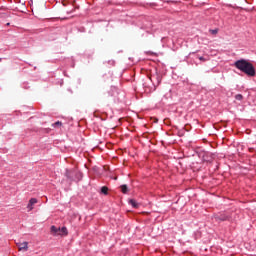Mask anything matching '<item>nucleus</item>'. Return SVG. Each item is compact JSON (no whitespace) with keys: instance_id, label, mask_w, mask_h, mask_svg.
<instances>
[{"instance_id":"obj_9","label":"nucleus","mask_w":256,"mask_h":256,"mask_svg":"<svg viewBox=\"0 0 256 256\" xmlns=\"http://www.w3.org/2000/svg\"><path fill=\"white\" fill-rule=\"evenodd\" d=\"M101 193H103V195H107L109 193V188L107 186H103L101 188Z\"/></svg>"},{"instance_id":"obj_1","label":"nucleus","mask_w":256,"mask_h":256,"mask_svg":"<svg viewBox=\"0 0 256 256\" xmlns=\"http://www.w3.org/2000/svg\"><path fill=\"white\" fill-rule=\"evenodd\" d=\"M236 69H239V71H242V73H245L248 75V77H255V67L251 62H248L247 60H238L235 62Z\"/></svg>"},{"instance_id":"obj_15","label":"nucleus","mask_w":256,"mask_h":256,"mask_svg":"<svg viewBox=\"0 0 256 256\" xmlns=\"http://www.w3.org/2000/svg\"><path fill=\"white\" fill-rule=\"evenodd\" d=\"M73 11H75V8H73L72 10H67V13H73Z\"/></svg>"},{"instance_id":"obj_16","label":"nucleus","mask_w":256,"mask_h":256,"mask_svg":"<svg viewBox=\"0 0 256 256\" xmlns=\"http://www.w3.org/2000/svg\"><path fill=\"white\" fill-rule=\"evenodd\" d=\"M157 121H159V120H158V119H155V120H154V123H157Z\"/></svg>"},{"instance_id":"obj_4","label":"nucleus","mask_w":256,"mask_h":256,"mask_svg":"<svg viewBox=\"0 0 256 256\" xmlns=\"http://www.w3.org/2000/svg\"><path fill=\"white\" fill-rule=\"evenodd\" d=\"M17 246L19 247V251H28V249H29L28 242L17 243Z\"/></svg>"},{"instance_id":"obj_7","label":"nucleus","mask_w":256,"mask_h":256,"mask_svg":"<svg viewBox=\"0 0 256 256\" xmlns=\"http://www.w3.org/2000/svg\"><path fill=\"white\" fill-rule=\"evenodd\" d=\"M129 204L132 205L134 209L139 208V203H137V201H135L134 199L129 200Z\"/></svg>"},{"instance_id":"obj_13","label":"nucleus","mask_w":256,"mask_h":256,"mask_svg":"<svg viewBox=\"0 0 256 256\" xmlns=\"http://www.w3.org/2000/svg\"><path fill=\"white\" fill-rule=\"evenodd\" d=\"M211 35H217L219 33V29L210 30Z\"/></svg>"},{"instance_id":"obj_2","label":"nucleus","mask_w":256,"mask_h":256,"mask_svg":"<svg viewBox=\"0 0 256 256\" xmlns=\"http://www.w3.org/2000/svg\"><path fill=\"white\" fill-rule=\"evenodd\" d=\"M50 233L54 237H67L69 235V231L67 230V227H56V226H51L50 227Z\"/></svg>"},{"instance_id":"obj_5","label":"nucleus","mask_w":256,"mask_h":256,"mask_svg":"<svg viewBox=\"0 0 256 256\" xmlns=\"http://www.w3.org/2000/svg\"><path fill=\"white\" fill-rule=\"evenodd\" d=\"M36 203H38L37 198H31L27 205V209H29V211H33V205H36Z\"/></svg>"},{"instance_id":"obj_6","label":"nucleus","mask_w":256,"mask_h":256,"mask_svg":"<svg viewBox=\"0 0 256 256\" xmlns=\"http://www.w3.org/2000/svg\"><path fill=\"white\" fill-rule=\"evenodd\" d=\"M215 220L216 221H229V216L225 215V214H220L215 216Z\"/></svg>"},{"instance_id":"obj_12","label":"nucleus","mask_w":256,"mask_h":256,"mask_svg":"<svg viewBox=\"0 0 256 256\" xmlns=\"http://www.w3.org/2000/svg\"><path fill=\"white\" fill-rule=\"evenodd\" d=\"M61 125H63V123H61V121H57L54 124H52V127H61Z\"/></svg>"},{"instance_id":"obj_11","label":"nucleus","mask_w":256,"mask_h":256,"mask_svg":"<svg viewBox=\"0 0 256 256\" xmlns=\"http://www.w3.org/2000/svg\"><path fill=\"white\" fill-rule=\"evenodd\" d=\"M235 99H236L237 101H243V95L237 94V95L235 96Z\"/></svg>"},{"instance_id":"obj_14","label":"nucleus","mask_w":256,"mask_h":256,"mask_svg":"<svg viewBox=\"0 0 256 256\" xmlns=\"http://www.w3.org/2000/svg\"><path fill=\"white\" fill-rule=\"evenodd\" d=\"M198 59H199V61H202L203 63H205V61L209 60V58H205L203 56L198 57Z\"/></svg>"},{"instance_id":"obj_8","label":"nucleus","mask_w":256,"mask_h":256,"mask_svg":"<svg viewBox=\"0 0 256 256\" xmlns=\"http://www.w3.org/2000/svg\"><path fill=\"white\" fill-rule=\"evenodd\" d=\"M66 177L67 179H73V171L66 170Z\"/></svg>"},{"instance_id":"obj_10","label":"nucleus","mask_w":256,"mask_h":256,"mask_svg":"<svg viewBox=\"0 0 256 256\" xmlns=\"http://www.w3.org/2000/svg\"><path fill=\"white\" fill-rule=\"evenodd\" d=\"M120 188H121L122 193H124V194L127 193V191H129V188L125 184L121 185Z\"/></svg>"},{"instance_id":"obj_3","label":"nucleus","mask_w":256,"mask_h":256,"mask_svg":"<svg viewBox=\"0 0 256 256\" xmlns=\"http://www.w3.org/2000/svg\"><path fill=\"white\" fill-rule=\"evenodd\" d=\"M150 81H153V77L154 79H156V85L154 84V87H159V85H161V76L159 75V73L155 72L154 75L152 76H148Z\"/></svg>"}]
</instances>
